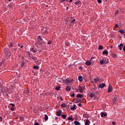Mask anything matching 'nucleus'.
<instances>
[{
	"instance_id": "obj_1",
	"label": "nucleus",
	"mask_w": 125,
	"mask_h": 125,
	"mask_svg": "<svg viewBox=\"0 0 125 125\" xmlns=\"http://www.w3.org/2000/svg\"><path fill=\"white\" fill-rule=\"evenodd\" d=\"M4 53H5V54L7 56V57H9V56H10V55H11V53H10V50H9L7 48H5L4 49Z\"/></svg>"
},
{
	"instance_id": "obj_2",
	"label": "nucleus",
	"mask_w": 125,
	"mask_h": 125,
	"mask_svg": "<svg viewBox=\"0 0 125 125\" xmlns=\"http://www.w3.org/2000/svg\"><path fill=\"white\" fill-rule=\"evenodd\" d=\"M93 59H94V58L93 57L91 58V59L90 60V61H87L85 62L86 65H87V66H90L91 65V62H93V60H92Z\"/></svg>"
},
{
	"instance_id": "obj_3",
	"label": "nucleus",
	"mask_w": 125,
	"mask_h": 125,
	"mask_svg": "<svg viewBox=\"0 0 125 125\" xmlns=\"http://www.w3.org/2000/svg\"><path fill=\"white\" fill-rule=\"evenodd\" d=\"M105 86H106L105 83H102L99 85V88H103V87H105Z\"/></svg>"
},
{
	"instance_id": "obj_4",
	"label": "nucleus",
	"mask_w": 125,
	"mask_h": 125,
	"mask_svg": "<svg viewBox=\"0 0 125 125\" xmlns=\"http://www.w3.org/2000/svg\"><path fill=\"white\" fill-rule=\"evenodd\" d=\"M112 90H113V87H112V85H111V84H109L107 92H111Z\"/></svg>"
},
{
	"instance_id": "obj_5",
	"label": "nucleus",
	"mask_w": 125,
	"mask_h": 125,
	"mask_svg": "<svg viewBox=\"0 0 125 125\" xmlns=\"http://www.w3.org/2000/svg\"><path fill=\"white\" fill-rule=\"evenodd\" d=\"M75 101V103H79V102H81V99H78L77 98H75L73 99L72 102H74Z\"/></svg>"
},
{
	"instance_id": "obj_6",
	"label": "nucleus",
	"mask_w": 125,
	"mask_h": 125,
	"mask_svg": "<svg viewBox=\"0 0 125 125\" xmlns=\"http://www.w3.org/2000/svg\"><path fill=\"white\" fill-rule=\"evenodd\" d=\"M61 114H62V110H59L56 112V115L58 117H60V116H61Z\"/></svg>"
},
{
	"instance_id": "obj_7",
	"label": "nucleus",
	"mask_w": 125,
	"mask_h": 125,
	"mask_svg": "<svg viewBox=\"0 0 125 125\" xmlns=\"http://www.w3.org/2000/svg\"><path fill=\"white\" fill-rule=\"evenodd\" d=\"M118 49L120 50H122V49H123V48L122 47H124V44L123 43H121L120 44V45H118Z\"/></svg>"
},
{
	"instance_id": "obj_8",
	"label": "nucleus",
	"mask_w": 125,
	"mask_h": 125,
	"mask_svg": "<svg viewBox=\"0 0 125 125\" xmlns=\"http://www.w3.org/2000/svg\"><path fill=\"white\" fill-rule=\"evenodd\" d=\"M100 63L101 65H103L104 64H105V60L103 59L102 60H100Z\"/></svg>"
},
{
	"instance_id": "obj_9",
	"label": "nucleus",
	"mask_w": 125,
	"mask_h": 125,
	"mask_svg": "<svg viewBox=\"0 0 125 125\" xmlns=\"http://www.w3.org/2000/svg\"><path fill=\"white\" fill-rule=\"evenodd\" d=\"M30 58H31V59H33V60H34V61H35L36 62H37V61L38 60V59L37 58V57H35L33 56L30 57Z\"/></svg>"
},
{
	"instance_id": "obj_10",
	"label": "nucleus",
	"mask_w": 125,
	"mask_h": 125,
	"mask_svg": "<svg viewBox=\"0 0 125 125\" xmlns=\"http://www.w3.org/2000/svg\"><path fill=\"white\" fill-rule=\"evenodd\" d=\"M65 83H72V81H70L69 79H66L65 80H64Z\"/></svg>"
},
{
	"instance_id": "obj_11",
	"label": "nucleus",
	"mask_w": 125,
	"mask_h": 125,
	"mask_svg": "<svg viewBox=\"0 0 125 125\" xmlns=\"http://www.w3.org/2000/svg\"><path fill=\"white\" fill-rule=\"evenodd\" d=\"M101 116L102 118H103V117H106V116H107V113H105L104 112H102L101 113Z\"/></svg>"
},
{
	"instance_id": "obj_12",
	"label": "nucleus",
	"mask_w": 125,
	"mask_h": 125,
	"mask_svg": "<svg viewBox=\"0 0 125 125\" xmlns=\"http://www.w3.org/2000/svg\"><path fill=\"white\" fill-rule=\"evenodd\" d=\"M77 105H76V104H74L73 106L70 107L71 110H76V109H77Z\"/></svg>"
},
{
	"instance_id": "obj_13",
	"label": "nucleus",
	"mask_w": 125,
	"mask_h": 125,
	"mask_svg": "<svg viewBox=\"0 0 125 125\" xmlns=\"http://www.w3.org/2000/svg\"><path fill=\"white\" fill-rule=\"evenodd\" d=\"M89 96L90 97H91V98H92L93 97H94V96H95V93H90V94H89Z\"/></svg>"
},
{
	"instance_id": "obj_14",
	"label": "nucleus",
	"mask_w": 125,
	"mask_h": 125,
	"mask_svg": "<svg viewBox=\"0 0 125 125\" xmlns=\"http://www.w3.org/2000/svg\"><path fill=\"white\" fill-rule=\"evenodd\" d=\"M29 91H30V90L27 89L23 92V94H29Z\"/></svg>"
},
{
	"instance_id": "obj_15",
	"label": "nucleus",
	"mask_w": 125,
	"mask_h": 125,
	"mask_svg": "<svg viewBox=\"0 0 125 125\" xmlns=\"http://www.w3.org/2000/svg\"><path fill=\"white\" fill-rule=\"evenodd\" d=\"M81 3L82 2L81 1V0H78L75 3V4L76 5H79V4H81Z\"/></svg>"
},
{
	"instance_id": "obj_16",
	"label": "nucleus",
	"mask_w": 125,
	"mask_h": 125,
	"mask_svg": "<svg viewBox=\"0 0 125 125\" xmlns=\"http://www.w3.org/2000/svg\"><path fill=\"white\" fill-rule=\"evenodd\" d=\"M83 95H82V94H78L76 96V97L78 98H83Z\"/></svg>"
},
{
	"instance_id": "obj_17",
	"label": "nucleus",
	"mask_w": 125,
	"mask_h": 125,
	"mask_svg": "<svg viewBox=\"0 0 125 125\" xmlns=\"http://www.w3.org/2000/svg\"><path fill=\"white\" fill-rule=\"evenodd\" d=\"M78 80L80 82H83V76H79Z\"/></svg>"
},
{
	"instance_id": "obj_18",
	"label": "nucleus",
	"mask_w": 125,
	"mask_h": 125,
	"mask_svg": "<svg viewBox=\"0 0 125 125\" xmlns=\"http://www.w3.org/2000/svg\"><path fill=\"white\" fill-rule=\"evenodd\" d=\"M103 54H105V55H108V51H107V50H105L103 51Z\"/></svg>"
},
{
	"instance_id": "obj_19",
	"label": "nucleus",
	"mask_w": 125,
	"mask_h": 125,
	"mask_svg": "<svg viewBox=\"0 0 125 125\" xmlns=\"http://www.w3.org/2000/svg\"><path fill=\"white\" fill-rule=\"evenodd\" d=\"M45 118H44V119L45 121H47V120H48V116H47V115L45 114Z\"/></svg>"
},
{
	"instance_id": "obj_20",
	"label": "nucleus",
	"mask_w": 125,
	"mask_h": 125,
	"mask_svg": "<svg viewBox=\"0 0 125 125\" xmlns=\"http://www.w3.org/2000/svg\"><path fill=\"white\" fill-rule=\"evenodd\" d=\"M74 123L76 125H81V123H80V122L78 121H74Z\"/></svg>"
},
{
	"instance_id": "obj_21",
	"label": "nucleus",
	"mask_w": 125,
	"mask_h": 125,
	"mask_svg": "<svg viewBox=\"0 0 125 125\" xmlns=\"http://www.w3.org/2000/svg\"><path fill=\"white\" fill-rule=\"evenodd\" d=\"M84 89H83V88H81L79 89L80 92H81V93H83V90Z\"/></svg>"
},
{
	"instance_id": "obj_22",
	"label": "nucleus",
	"mask_w": 125,
	"mask_h": 125,
	"mask_svg": "<svg viewBox=\"0 0 125 125\" xmlns=\"http://www.w3.org/2000/svg\"><path fill=\"white\" fill-rule=\"evenodd\" d=\"M98 49H99L100 50H102V49H103V46H102V45H99Z\"/></svg>"
},
{
	"instance_id": "obj_23",
	"label": "nucleus",
	"mask_w": 125,
	"mask_h": 125,
	"mask_svg": "<svg viewBox=\"0 0 125 125\" xmlns=\"http://www.w3.org/2000/svg\"><path fill=\"white\" fill-rule=\"evenodd\" d=\"M40 67L37 66V65H34L33 67V69H35V70H38Z\"/></svg>"
},
{
	"instance_id": "obj_24",
	"label": "nucleus",
	"mask_w": 125,
	"mask_h": 125,
	"mask_svg": "<svg viewBox=\"0 0 125 125\" xmlns=\"http://www.w3.org/2000/svg\"><path fill=\"white\" fill-rule=\"evenodd\" d=\"M89 124V120H88V119H86L85 125H88Z\"/></svg>"
},
{
	"instance_id": "obj_25",
	"label": "nucleus",
	"mask_w": 125,
	"mask_h": 125,
	"mask_svg": "<svg viewBox=\"0 0 125 125\" xmlns=\"http://www.w3.org/2000/svg\"><path fill=\"white\" fill-rule=\"evenodd\" d=\"M38 42L42 41V39L41 38V36H39L38 38Z\"/></svg>"
},
{
	"instance_id": "obj_26",
	"label": "nucleus",
	"mask_w": 125,
	"mask_h": 125,
	"mask_svg": "<svg viewBox=\"0 0 125 125\" xmlns=\"http://www.w3.org/2000/svg\"><path fill=\"white\" fill-rule=\"evenodd\" d=\"M62 108H66V107H67V105H66L65 104H62L61 105Z\"/></svg>"
},
{
	"instance_id": "obj_27",
	"label": "nucleus",
	"mask_w": 125,
	"mask_h": 125,
	"mask_svg": "<svg viewBox=\"0 0 125 125\" xmlns=\"http://www.w3.org/2000/svg\"><path fill=\"white\" fill-rule=\"evenodd\" d=\"M66 90L67 91H70V90H71V87H70L68 86H67V87L66 88Z\"/></svg>"
},
{
	"instance_id": "obj_28",
	"label": "nucleus",
	"mask_w": 125,
	"mask_h": 125,
	"mask_svg": "<svg viewBox=\"0 0 125 125\" xmlns=\"http://www.w3.org/2000/svg\"><path fill=\"white\" fill-rule=\"evenodd\" d=\"M60 88H61V87H60V86H57L55 88L56 90H60Z\"/></svg>"
},
{
	"instance_id": "obj_29",
	"label": "nucleus",
	"mask_w": 125,
	"mask_h": 125,
	"mask_svg": "<svg viewBox=\"0 0 125 125\" xmlns=\"http://www.w3.org/2000/svg\"><path fill=\"white\" fill-rule=\"evenodd\" d=\"M119 32L121 34H124L125 33V31H124V30H122V29H119Z\"/></svg>"
},
{
	"instance_id": "obj_30",
	"label": "nucleus",
	"mask_w": 125,
	"mask_h": 125,
	"mask_svg": "<svg viewBox=\"0 0 125 125\" xmlns=\"http://www.w3.org/2000/svg\"><path fill=\"white\" fill-rule=\"evenodd\" d=\"M17 67H18V65H15L13 67V70H14L15 71L16 70V68H17Z\"/></svg>"
},
{
	"instance_id": "obj_31",
	"label": "nucleus",
	"mask_w": 125,
	"mask_h": 125,
	"mask_svg": "<svg viewBox=\"0 0 125 125\" xmlns=\"http://www.w3.org/2000/svg\"><path fill=\"white\" fill-rule=\"evenodd\" d=\"M9 47H12L13 46V43L12 42H11L8 45Z\"/></svg>"
},
{
	"instance_id": "obj_32",
	"label": "nucleus",
	"mask_w": 125,
	"mask_h": 125,
	"mask_svg": "<svg viewBox=\"0 0 125 125\" xmlns=\"http://www.w3.org/2000/svg\"><path fill=\"white\" fill-rule=\"evenodd\" d=\"M108 62H109V61H108V59H105L104 60V63H105V64H106V63H108Z\"/></svg>"
},
{
	"instance_id": "obj_33",
	"label": "nucleus",
	"mask_w": 125,
	"mask_h": 125,
	"mask_svg": "<svg viewBox=\"0 0 125 125\" xmlns=\"http://www.w3.org/2000/svg\"><path fill=\"white\" fill-rule=\"evenodd\" d=\"M75 21L76 19H73V20L71 21V23H72V24H74Z\"/></svg>"
},
{
	"instance_id": "obj_34",
	"label": "nucleus",
	"mask_w": 125,
	"mask_h": 125,
	"mask_svg": "<svg viewBox=\"0 0 125 125\" xmlns=\"http://www.w3.org/2000/svg\"><path fill=\"white\" fill-rule=\"evenodd\" d=\"M113 58H116V57L117 56V55L113 53L112 54Z\"/></svg>"
},
{
	"instance_id": "obj_35",
	"label": "nucleus",
	"mask_w": 125,
	"mask_h": 125,
	"mask_svg": "<svg viewBox=\"0 0 125 125\" xmlns=\"http://www.w3.org/2000/svg\"><path fill=\"white\" fill-rule=\"evenodd\" d=\"M67 120H68V121H71V120L72 121H73V120H74V119H73V118H72V117H68V118H67Z\"/></svg>"
},
{
	"instance_id": "obj_36",
	"label": "nucleus",
	"mask_w": 125,
	"mask_h": 125,
	"mask_svg": "<svg viewBox=\"0 0 125 125\" xmlns=\"http://www.w3.org/2000/svg\"><path fill=\"white\" fill-rule=\"evenodd\" d=\"M21 67L23 68V67H25V62H23L21 64Z\"/></svg>"
},
{
	"instance_id": "obj_37",
	"label": "nucleus",
	"mask_w": 125,
	"mask_h": 125,
	"mask_svg": "<svg viewBox=\"0 0 125 125\" xmlns=\"http://www.w3.org/2000/svg\"><path fill=\"white\" fill-rule=\"evenodd\" d=\"M0 67H1V66H2V67H3V66H4V63H3V62H0Z\"/></svg>"
},
{
	"instance_id": "obj_38",
	"label": "nucleus",
	"mask_w": 125,
	"mask_h": 125,
	"mask_svg": "<svg viewBox=\"0 0 125 125\" xmlns=\"http://www.w3.org/2000/svg\"><path fill=\"white\" fill-rule=\"evenodd\" d=\"M66 115H62V118H63V119H64V120H65V119H66Z\"/></svg>"
},
{
	"instance_id": "obj_39",
	"label": "nucleus",
	"mask_w": 125,
	"mask_h": 125,
	"mask_svg": "<svg viewBox=\"0 0 125 125\" xmlns=\"http://www.w3.org/2000/svg\"><path fill=\"white\" fill-rule=\"evenodd\" d=\"M45 30L43 32V33L44 34H45V33L46 34V33H48V32H47V30H46V27H45Z\"/></svg>"
},
{
	"instance_id": "obj_40",
	"label": "nucleus",
	"mask_w": 125,
	"mask_h": 125,
	"mask_svg": "<svg viewBox=\"0 0 125 125\" xmlns=\"http://www.w3.org/2000/svg\"><path fill=\"white\" fill-rule=\"evenodd\" d=\"M113 102H116V101H117V98H114L113 99Z\"/></svg>"
},
{
	"instance_id": "obj_41",
	"label": "nucleus",
	"mask_w": 125,
	"mask_h": 125,
	"mask_svg": "<svg viewBox=\"0 0 125 125\" xmlns=\"http://www.w3.org/2000/svg\"><path fill=\"white\" fill-rule=\"evenodd\" d=\"M65 45H67V46H70V43H65Z\"/></svg>"
},
{
	"instance_id": "obj_42",
	"label": "nucleus",
	"mask_w": 125,
	"mask_h": 125,
	"mask_svg": "<svg viewBox=\"0 0 125 125\" xmlns=\"http://www.w3.org/2000/svg\"><path fill=\"white\" fill-rule=\"evenodd\" d=\"M98 2H99V3H101V2H102V0H97Z\"/></svg>"
},
{
	"instance_id": "obj_43",
	"label": "nucleus",
	"mask_w": 125,
	"mask_h": 125,
	"mask_svg": "<svg viewBox=\"0 0 125 125\" xmlns=\"http://www.w3.org/2000/svg\"><path fill=\"white\" fill-rule=\"evenodd\" d=\"M118 13H119V10H117L116 12H115V15H117V14H118Z\"/></svg>"
},
{
	"instance_id": "obj_44",
	"label": "nucleus",
	"mask_w": 125,
	"mask_h": 125,
	"mask_svg": "<svg viewBox=\"0 0 125 125\" xmlns=\"http://www.w3.org/2000/svg\"><path fill=\"white\" fill-rule=\"evenodd\" d=\"M71 97H75V93H73L71 95Z\"/></svg>"
},
{
	"instance_id": "obj_45",
	"label": "nucleus",
	"mask_w": 125,
	"mask_h": 125,
	"mask_svg": "<svg viewBox=\"0 0 125 125\" xmlns=\"http://www.w3.org/2000/svg\"><path fill=\"white\" fill-rule=\"evenodd\" d=\"M10 105H11V106H12L13 107H14L15 106V104H10Z\"/></svg>"
},
{
	"instance_id": "obj_46",
	"label": "nucleus",
	"mask_w": 125,
	"mask_h": 125,
	"mask_svg": "<svg viewBox=\"0 0 125 125\" xmlns=\"http://www.w3.org/2000/svg\"><path fill=\"white\" fill-rule=\"evenodd\" d=\"M34 125H40V124L38 122H36L34 124Z\"/></svg>"
},
{
	"instance_id": "obj_47",
	"label": "nucleus",
	"mask_w": 125,
	"mask_h": 125,
	"mask_svg": "<svg viewBox=\"0 0 125 125\" xmlns=\"http://www.w3.org/2000/svg\"><path fill=\"white\" fill-rule=\"evenodd\" d=\"M78 106H79V107H82V104L79 103V104H78Z\"/></svg>"
},
{
	"instance_id": "obj_48",
	"label": "nucleus",
	"mask_w": 125,
	"mask_h": 125,
	"mask_svg": "<svg viewBox=\"0 0 125 125\" xmlns=\"http://www.w3.org/2000/svg\"><path fill=\"white\" fill-rule=\"evenodd\" d=\"M32 52H33V53H36V52H37V51L36 50H33Z\"/></svg>"
},
{
	"instance_id": "obj_49",
	"label": "nucleus",
	"mask_w": 125,
	"mask_h": 125,
	"mask_svg": "<svg viewBox=\"0 0 125 125\" xmlns=\"http://www.w3.org/2000/svg\"><path fill=\"white\" fill-rule=\"evenodd\" d=\"M97 81H99V79L98 78H97L95 80V82H96Z\"/></svg>"
},
{
	"instance_id": "obj_50",
	"label": "nucleus",
	"mask_w": 125,
	"mask_h": 125,
	"mask_svg": "<svg viewBox=\"0 0 125 125\" xmlns=\"http://www.w3.org/2000/svg\"><path fill=\"white\" fill-rule=\"evenodd\" d=\"M36 44H40V45H41V44H42V43L41 42H40V43L36 42Z\"/></svg>"
},
{
	"instance_id": "obj_51",
	"label": "nucleus",
	"mask_w": 125,
	"mask_h": 125,
	"mask_svg": "<svg viewBox=\"0 0 125 125\" xmlns=\"http://www.w3.org/2000/svg\"><path fill=\"white\" fill-rule=\"evenodd\" d=\"M66 0H61L60 2H63V1H65Z\"/></svg>"
},
{
	"instance_id": "obj_52",
	"label": "nucleus",
	"mask_w": 125,
	"mask_h": 125,
	"mask_svg": "<svg viewBox=\"0 0 125 125\" xmlns=\"http://www.w3.org/2000/svg\"><path fill=\"white\" fill-rule=\"evenodd\" d=\"M0 121L1 122L2 121V117L0 116Z\"/></svg>"
},
{
	"instance_id": "obj_53",
	"label": "nucleus",
	"mask_w": 125,
	"mask_h": 125,
	"mask_svg": "<svg viewBox=\"0 0 125 125\" xmlns=\"http://www.w3.org/2000/svg\"><path fill=\"white\" fill-rule=\"evenodd\" d=\"M34 47L31 48V51H33V50H34Z\"/></svg>"
},
{
	"instance_id": "obj_54",
	"label": "nucleus",
	"mask_w": 125,
	"mask_h": 125,
	"mask_svg": "<svg viewBox=\"0 0 125 125\" xmlns=\"http://www.w3.org/2000/svg\"><path fill=\"white\" fill-rule=\"evenodd\" d=\"M48 44H51V41H49Z\"/></svg>"
},
{
	"instance_id": "obj_55",
	"label": "nucleus",
	"mask_w": 125,
	"mask_h": 125,
	"mask_svg": "<svg viewBox=\"0 0 125 125\" xmlns=\"http://www.w3.org/2000/svg\"><path fill=\"white\" fill-rule=\"evenodd\" d=\"M79 69H80V70H83V67L80 66V67H79Z\"/></svg>"
},
{
	"instance_id": "obj_56",
	"label": "nucleus",
	"mask_w": 125,
	"mask_h": 125,
	"mask_svg": "<svg viewBox=\"0 0 125 125\" xmlns=\"http://www.w3.org/2000/svg\"><path fill=\"white\" fill-rule=\"evenodd\" d=\"M112 125H116V123H115V122H112Z\"/></svg>"
},
{
	"instance_id": "obj_57",
	"label": "nucleus",
	"mask_w": 125,
	"mask_h": 125,
	"mask_svg": "<svg viewBox=\"0 0 125 125\" xmlns=\"http://www.w3.org/2000/svg\"><path fill=\"white\" fill-rule=\"evenodd\" d=\"M123 50L125 52V46H124Z\"/></svg>"
},
{
	"instance_id": "obj_58",
	"label": "nucleus",
	"mask_w": 125,
	"mask_h": 125,
	"mask_svg": "<svg viewBox=\"0 0 125 125\" xmlns=\"http://www.w3.org/2000/svg\"><path fill=\"white\" fill-rule=\"evenodd\" d=\"M11 110L12 111H14V107L11 108Z\"/></svg>"
},
{
	"instance_id": "obj_59",
	"label": "nucleus",
	"mask_w": 125,
	"mask_h": 125,
	"mask_svg": "<svg viewBox=\"0 0 125 125\" xmlns=\"http://www.w3.org/2000/svg\"><path fill=\"white\" fill-rule=\"evenodd\" d=\"M60 99L62 101H63V99H62V97H60Z\"/></svg>"
},
{
	"instance_id": "obj_60",
	"label": "nucleus",
	"mask_w": 125,
	"mask_h": 125,
	"mask_svg": "<svg viewBox=\"0 0 125 125\" xmlns=\"http://www.w3.org/2000/svg\"><path fill=\"white\" fill-rule=\"evenodd\" d=\"M55 120L56 121H57V120H58V117H55Z\"/></svg>"
},
{
	"instance_id": "obj_61",
	"label": "nucleus",
	"mask_w": 125,
	"mask_h": 125,
	"mask_svg": "<svg viewBox=\"0 0 125 125\" xmlns=\"http://www.w3.org/2000/svg\"><path fill=\"white\" fill-rule=\"evenodd\" d=\"M69 2H73V0H70L69 1Z\"/></svg>"
},
{
	"instance_id": "obj_62",
	"label": "nucleus",
	"mask_w": 125,
	"mask_h": 125,
	"mask_svg": "<svg viewBox=\"0 0 125 125\" xmlns=\"http://www.w3.org/2000/svg\"><path fill=\"white\" fill-rule=\"evenodd\" d=\"M16 49H17L16 48H12V50H16Z\"/></svg>"
},
{
	"instance_id": "obj_63",
	"label": "nucleus",
	"mask_w": 125,
	"mask_h": 125,
	"mask_svg": "<svg viewBox=\"0 0 125 125\" xmlns=\"http://www.w3.org/2000/svg\"><path fill=\"white\" fill-rule=\"evenodd\" d=\"M115 27H117L118 28V27H119V25H118V24H115Z\"/></svg>"
},
{
	"instance_id": "obj_64",
	"label": "nucleus",
	"mask_w": 125,
	"mask_h": 125,
	"mask_svg": "<svg viewBox=\"0 0 125 125\" xmlns=\"http://www.w3.org/2000/svg\"><path fill=\"white\" fill-rule=\"evenodd\" d=\"M95 94H97L98 93V92L95 91Z\"/></svg>"
}]
</instances>
